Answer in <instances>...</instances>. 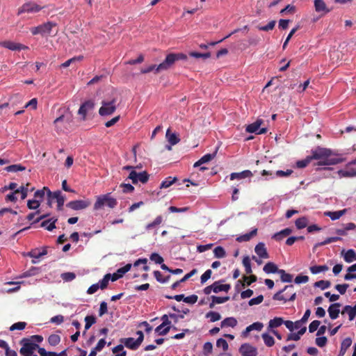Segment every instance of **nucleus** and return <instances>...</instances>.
Returning a JSON list of instances; mask_svg holds the SVG:
<instances>
[{"mask_svg":"<svg viewBox=\"0 0 356 356\" xmlns=\"http://www.w3.org/2000/svg\"><path fill=\"white\" fill-rule=\"evenodd\" d=\"M312 154L309 155L312 160H319L318 165H331L340 163L343 161V159L337 157H331L332 151L330 149L317 146L311 150Z\"/></svg>","mask_w":356,"mask_h":356,"instance_id":"1","label":"nucleus"},{"mask_svg":"<svg viewBox=\"0 0 356 356\" xmlns=\"http://www.w3.org/2000/svg\"><path fill=\"white\" fill-rule=\"evenodd\" d=\"M187 58V55L184 53H170L166 56L164 60L157 65L156 68V73L167 70L170 69L177 61L186 60Z\"/></svg>","mask_w":356,"mask_h":356,"instance_id":"2","label":"nucleus"},{"mask_svg":"<svg viewBox=\"0 0 356 356\" xmlns=\"http://www.w3.org/2000/svg\"><path fill=\"white\" fill-rule=\"evenodd\" d=\"M118 204V201L115 198L111 196V193H108L104 195H100L97 197V200L94 204L95 210H99L105 207H108L110 209L115 208Z\"/></svg>","mask_w":356,"mask_h":356,"instance_id":"3","label":"nucleus"},{"mask_svg":"<svg viewBox=\"0 0 356 356\" xmlns=\"http://www.w3.org/2000/svg\"><path fill=\"white\" fill-rule=\"evenodd\" d=\"M22 347L19 353L23 356H33L34 351L38 348V345L31 341L29 338H23L19 341Z\"/></svg>","mask_w":356,"mask_h":356,"instance_id":"4","label":"nucleus"},{"mask_svg":"<svg viewBox=\"0 0 356 356\" xmlns=\"http://www.w3.org/2000/svg\"><path fill=\"white\" fill-rule=\"evenodd\" d=\"M72 121V115L68 109L65 110L63 114L56 118L54 121L56 131L57 132L63 131L65 124H69Z\"/></svg>","mask_w":356,"mask_h":356,"instance_id":"5","label":"nucleus"},{"mask_svg":"<svg viewBox=\"0 0 356 356\" xmlns=\"http://www.w3.org/2000/svg\"><path fill=\"white\" fill-rule=\"evenodd\" d=\"M115 103V98H113L111 101H102V106L99 110V114L101 116H106L113 114L116 110Z\"/></svg>","mask_w":356,"mask_h":356,"instance_id":"6","label":"nucleus"},{"mask_svg":"<svg viewBox=\"0 0 356 356\" xmlns=\"http://www.w3.org/2000/svg\"><path fill=\"white\" fill-rule=\"evenodd\" d=\"M169 314H163L161 317L162 323L155 328V332L162 336L166 335L171 330V321L169 320Z\"/></svg>","mask_w":356,"mask_h":356,"instance_id":"7","label":"nucleus"},{"mask_svg":"<svg viewBox=\"0 0 356 356\" xmlns=\"http://www.w3.org/2000/svg\"><path fill=\"white\" fill-rule=\"evenodd\" d=\"M42 9V6H40L33 1H29L24 3L21 7L19 8L17 15H20L23 13H35Z\"/></svg>","mask_w":356,"mask_h":356,"instance_id":"8","label":"nucleus"},{"mask_svg":"<svg viewBox=\"0 0 356 356\" xmlns=\"http://www.w3.org/2000/svg\"><path fill=\"white\" fill-rule=\"evenodd\" d=\"M149 177V175L146 171L137 172L136 170H131L128 177L129 179H131L134 184H137L138 181L145 184L148 181Z\"/></svg>","mask_w":356,"mask_h":356,"instance_id":"9","label":"nucleus"},{"mask_svg":"<svg viewBox=\"0 0 356 356\" xmlns=\"http://www.w3.org/2000/svg\"><path fill=\"white\" fill-rule=\"evenodd\" d=\"M95 103L92 99L87 100L81 105L78 114L82 117L83 120H86L87 113L95 108Z\"/></svg>","mask_w":356,"mask_h":356,"instance_id":"10","label":"nucleus"},{"mask_svg":"<svg viewBox=\"0 0 356 356\" xmlns=\"http://www.w3.org/2000/svg\"><path fill=\"white\" fill-rule=\"evenodd\" d=\"M238 351L242 356H257L258 354L257 348L248 343L241 344Z\"/></svg>","mask_w":356,"mask_h":356,"instance_id":"11","label":"nucleus"},{"mask_svg":"<svg viewBox=\"0 0 356 356\" xmlns=\"http://www.w3.org/2000/svg\"><path fill=\"white\" fill-rule=\"evenodd\" d=\"M90 205V202L86 200H78L69 202L66 207L71 209L77 211L87 208Z\"/></svg>","mask_w":356,"mask_h":356,"instance_id":"12","label":"nucleus"},{"mask_svg":"<svg viewBox=\"0 0 356 356\" xmlns=\"http://www.w3.org/2000/svg\"><path fill=\"white\" fill-rule=\"evenodd\" d=\"M50 196H53V198L56 200L57 209L61 211L65 203V196L62 195L60 191L51 192L50 190H48V197Z\"/></svg>","mask_w":356,"mask_h":356,"instance_id":"13","label":"nucleus"},{"mask_svg":"<svg viewBox=\"0 0 356 356\" xmlns=\"http://www.w3.org/2000/svg\"><path fill=\"white\" fill-rule=\"evenodd\" d=\"M0 44L2 47H3L6 49H8L10 50H12V51H16V50L19 51L22 49H28V47H26L24 44H22L19 43H15V42H13L11 41H3V42H1Z\"/></svg>","mask_w":356,"mask_h":356,"instance_id":"14","label":"nucleus"},{"mask_svg":"<svg viewBox=\"0 0 356 356\" xmlns=\"http://www.w3.org/2000/svg\"><path fill=\"white\" fill-rule=\"evenodd\" d=\"M341 306V305L339 302H334L329 306L327 312L329 316L332 320H335L339 317V314L340 313L339 308Z\"/></svg>","mask_w":356,"mask_h":356,"instance_id":"15","label":"nucleus"},{"mask_svg":"<svg viewBox=\"0 0 356 356\" xmlns=\"http://www.w3.org/2000/svg\"><path fill=\"white\" fill-rule=\"evenodd\" d=\"M131 268V264H127L124 266L120 268L115 273L111 275V281L115 282L121 278L126 273L130 270Z\"/></svg>","mask_w":356,"mask_h":356,"instance_id":"16","label":"nucleus"},{"mask_svg":"<svg viewBox=\"0 0 356 356\" xmlns=\"http://www.w3.org/2000/svg\"><path fill=\"white\" fill-rule=\"evenodd\" d=\"M315 11L317 13H323L327 14L331 11V9L328 8L323 0H314V1Z\"/></svg>","mask_w":356,"mask_h":356,"instance_id":"17","label":"nucleus"},{"mask_svg":"<svg viewBox=\"0 0 356 356\" xmlns=\"http://www.w3.org/2000/svg\"><path fill=\"white\" fill-rule=\"evenodd\" d=\"M254 251L260 258L267 259L269 257L266 248H265V244L263 242H259L256 245Z\"/></svg>","mask_w":356,"mask_h":356,"instance_id":"18","label":"nucleus"},{"mask_svg":"<svg viewBox=\"0 0 356 356\" xmlns=\"http://www.w3.org/2000/svg\"><path fill=\"white\" fill-rule=\"evenodd\" d=\"M57 221L58 218L53 217L42 221L40 224V227H44L47 230L51 232L56 228V222Z\"/></svg>","mask_w":356,"mask_h":356,"instance_id":"19","label":"nucleus"},{"mask_svg":"<svg viewBox=\"0 0 356 356\" xmlns=\"http://www.w3.org/2000/svg\"><path fill=\"white\" fill-rule=\"evenodd\" d=\"M252 172L249 170H245L240 172H232L230 174V179H243L247 177H251Z\"/></svg>","mask_w":356,"mask_h":356,"instance_id":"20","label":"nucleus"},{"mask_svg":"<svg viewBox=\"0 0 356 356\" xmlns=\"http://www.w3.org/2000/svg\"><path fill=\"white\" fill-rule=\"evenodd\" d=\"M120 341L127 348L133 350H137L139 346L133 337L122 338Z\"/></svg>","mask_w":356,"mask_h":356,"instance_id":"21","label":"nucleus"},{"mask_svg":"<svg viewBox=\"0 0 356 356\" xmlns=\"http://www.w3.org/2000/svg\"><path fill=\"white\" fill-rule=\"evenodd\" d=\"M56 24L52 22H47L42 24L39 25L40 30V35H44L47 34H50L52 28L56 26Z\"/></svg>","mask_w":356,"mask_h":356,"instance_id":"22","label":"nucleus"},{"mask_svg":"<svg viewBox=\"0 0 356 356\" xmlns=\"http://www.w3.org/2000/svg\"><path fill=\"white\" fill-rule=\"evenodd\" d=\"M291 233H292V229H291L289 227H287V228H285V229H282V230H281V231H280L278 232L275 233L272 236V238L275 240V241H280L285 236H289Z\"/></svg>","mask_w":356,"mask_h":356,"instance_id":"23","label":"nucleus"},{"mask_svg":"<svg viewBox=\"0 0 356 356\" xmlns=\"http://www.w3.org/2000/svg\"><path fill=\"white\" fill-rule=\"evenodd\" d=\"M257 234V229L254 228L249 233L241 235L236 238V241L239 243L249 241L252 237L256 236Z\"/></svg>","mask_w":356,"mask_h":356,"instance_id":"24","label":"nucleus"},{"mask_svg":"<svg viewBox=\"0 0 356 356\" xmlns=\"http://www.w3.org/2000/svg\"><path fill=\"white\" fill-rule=\"evenodd\" d=\"M351 344L352 339L350 337H346L344 339L341 343V348L338 356H344L347 349L351 346Z\"/></svg>","mask_w":356,"mask_h":356,"instance_id":"25","label":"nucleus"},{"mask_svg":"<svg viewBox=\"0 0 356 356\" xmlns=\"http://www.w3.org/2000/svg\"><path fill=\"white\" fill-rule=\"evenodd\" d=\"M189 312V309L184 308L183 309H181L180 313H169V316L170 318L174 321L175 323H177L179 319H183L184 318V314H188Z\"/></svg>","mask_w":356,"mask_h":356,"instance_id":"26","label":"nucleus"},{"mask_svg":"<svg viewBox=\"0 0 356 356\" xmlns=\"http://www.w3.org/2000/svg\"><path fill=\"white\" fill-rule=\"evenodd\" d=\"M262 123H263V120L261 119H258L254 122L248 125L246 127L245 131L248 133H254L257 134V131L259 130V128L260 127V126Z\"/></svg>","mask_w":356,"mask_h":356,"instance_id":"27","label":"nucleus"},{"mask_svg":"<svg viewBox=\"0 0 356 356\" xmlns=\"http://www.w3.org/2000/svg\"><path fill=\"white\" fill-rule=\"evenodd\" d=\"M264 271L267 273H279L280 270L277 267V266L271 261L268 262L266 264V265L264 266L263 268Z\"/></svg>","mask_w":356,"mask_h":356,"instance_id":"28","label":"nucleus"},{"mask_svg":"<svg viewBox=\"0 0 356 356\" xmlns=\"http://www.w3.org/2000/svg\"><path fill=\"white\" fill-rule=\"evenodd\" d=\"M165 137L171 145H175L180 141L179 136L175 133H171L170 129L167 130Z\"/></svg>","mask_w":356,"mask_h":356,"instance_id":"29","label":"nucleus"},{"mask_svg":"<svg viewBox=\"0 0 356 356\" xmlns=\"http://www.w3.org/2000/svg\"><path fill=\"white\" fill-rule=\"evenodd\" d=\"M293 288V286L292 284L291 285H286L285 286L282 290L277 291L276 293H275L273 296V299L275 300H282L284 302L287 301V299L284 298V296L282 294L284 291Z\"/></svg>","mask_w":356,"mask_h":356,"instance_id":"30","label":"nucleus"},{"mask_svg":"<svg viewBox=\"0 0 356 356\" xmlns=\"http://www.w3.org/2000/svg\"><path fill=\"white\" fill-rule=\"evenodd\" d=\"M346 209L336 211H327L325 215L330 217L332 220L339 219L345 213Z\"/></svg>","mask_w":356,"mask_h":356,"instance_id":"31","label":"nucleus"},{"mask_svg":"<svg viewBox=\"0 0 356 356\" xmlns=\"http://www.w3.org/2000/svg\"><path fill=\"white\" fill-rule=\"evenodd\" d=\"M237 325V321L234 317H227L225 318L222 321H221L220 326L221 327H234Z\"/></svg>","mask_w":356,"mask_h":356,"instance_id":"32","label":"nucleus"},{"mask_svg":"<svg viewBox=\"0 0 356 356\" xmlns=\"http://www.w3.org/2000/svg\"><path fill=\"white\" fill-rule=\"evenodd\" d=\"M344 313H348L350 321H353L356 316V309L354 306L346 305L342 310V314Z\"/></svg>","mask_w":356,"mask_h":356,"instance_id":"33","label":"nucleus"},{"mask_svg":"<svg viewBox=\"0 0 356 356\" xmlns=\"http://www.w3.org/2000/svg\"><path fill=\"white\" fill-rule=\"evenodd\" d=\"M29 185V184L28 183L26 186H21L19 188L16 189V192H18V193H21V199L22 200H24L27 197L29 191L31 192L34 190V187L29 189L28 187Z\"/></svg>","mask_w":356,"mask_h":356,"instance_id":"34","label":"nucleus"},{"mask_svg":"<svg viewBox=\"0 0 356 356\" xmlns=\"http://www.w3.org/2000/svg\"><path fill=\"white\" fill-rule=\"evenodd\" d=\"M40 272V268L38 267L32 266L28 270L24 272L22 275L19 276V278L28 277L31 276L35 275L38 274Z\"/></svg>","mask_w":356,"mask_h":356,"instance_id":"35","label":"nucleus"},{"mask_svg":"<svg viewBox=\"0 0 356 356\" xmlns=\"http://www.w3.org/2000/svg\"><path fill=\"white\" fill-rule=\"evenodd\" d=\"M343 259L347 263H351L356 260V252L353 249L348 250L343 256Z\"/></svg>","mask_w":356,"mask_h":356,"instance_id":"36","label":"nucleus"},{"mask_svg":"<svg viewBox=\"0 0 356 356\" xmlns=\"http://www.w3.org/2000/svg\"><path fill=\"white\" fill-rule=\"evenodd\" d=\"M219 147H217L215 149V151L211 154H206L203 156H202L200 160L202 163V164L208 163L211 161L213 159H214L217 154V152L218 150Z\"/></svg>","mask_w":356,"mask_h":356,"instance_id":"37","label":"nucleus"},{"mask_svg":"<svg viewBox=\"0 0 356 356\" xmlns=\"http://www.w3.org/2000/svg\"><path fill=\"white\" fill-rule=\"evenodd\" d=\"M26 170V167L21 164H13L8 165L5 168V170L7 172H17L18 171H24Z\"/></svg>","mask_w":356,"mask_h":356,"instance_id":"38","label":"nucleus"},{"mask_svg":"<svg viewBox=\"0 0 356 356\" xmlns=\"http://www.w3.org/2000/svg\"><path fill=\"white\" fill-rule=\"evenodd\" d=\"M177 180V177L172 178V177H168L161 183L159 188L161 189L167 188L170 187L171 185H172L174 183H175Z\"/></svg>","mask_w":356,"mask_h":356,"instance_id":"39","label":"nucleus"},{"mask_svg":"<svg viewBox=\"0 0 356 356\" xmlns=\"http://www.w3.org/2000/svg\"><path fill=\"white\" fill-rule=\"evenodd\" d=\"M338 175L340 177H354L355 172L353 168L347 170H339L337 171Z\"/></svg>","mask_w":356,"mask_h":356,"instance_id":"40","label":"nucleus"},{"mask_svg":"<svg viewBox=\"0 0 356 356\" xmlns=\"http://www.w3.org/2000/svg\"><path fill=\"white\" fill-rule=\"evenodd\" d=\"M295 225L298 229H303L307 226L308 219L305 216L300 217L296 220Z\"/></svg>","mask_w":356,"mask_h":356,"instance_id":"41","label":"nucleus"},{"mask_svg":"<svg viewBox=\"0 0 356 356\" xmlns=\"http://www.w3.org/2000/svg\"><path fill=\"white\" fill-rule=\"evenodd\" d=\"M261 337L264 340L265 345L268 347H271L275 344L274 338L268 333H263Z\"/></svg>","mask_w":356,"mask_h":356,"instance_id":"42","label":"nucleus"},{"mask_svg":"<svg viewBox=\"0 0 356 356\" xmlns=\"http://www.w3.org/2000/svg\"><path fill=\"white\" fill-rule=\"evenodd\" d=\"M280 275V279L282 282L290 283L292 282L293 275L286 273V271L283 269H280L279 273Z\"/></svg>","mask_w":356,"mask_h":356,"instance_id":"43","label":"nucleus"},{"mask_svg":"<svg viewBox=\"0 0 356 356\" xmlns=\"http://www.w3.org/2000/svg\"><path fill=\"white\" fill-rule=\"evenodd\" d=\"M328 269L329 268L327 265L312 266L309 268L311 273L314 275L327 271Z\"/></svg>","mask_w":356,"mask_h":356,"instance_id":"44","label":"nucleus"},{"mask_svg":"<svg viewBox=\"0 0 356 356\" xmlns=\"http://www.w3.org/2000/svg\"><path fill=\"white\" fill-rule=\"evenodd\" d=\"M48 190H49V188L44 186L42 189L36 191L34 193L35 199L40 200L41 202L44 197L45 191L48 195Z\"/></svg>","mask_w":356,"mask_h":356,"instance_id":"45","label":"nucleus"},{"mask_svg":"<svg viewBox=\"0 0 356 356\" xmlns=\"http://www.w3.org/2000/svg\"><path fill=\"white\" fill-rule=\"evenodd\" d=\"M112 277H111V274L110 273H107L106 274L103 279H102L101 280H99V282H98L99 283V287L101 289H106L107 286H108V282L110 280H111Z\"/></svg>","mask_w":356,"mask_h":356,"instance_id":"46","label":"nucleus"},{"mask_svg":"<svg viewBox=\"0 0 356 356\" xmlns=\"http://www.w3.org/2000/svg\"><path fill=\"white\" fill-rule=\"evenodd\" d=\"M284 323V320L281 317H275L269 321V327L274 328L282 325Z\"/></svg>","mask_w":356,"mask_h":356,"instance_id":"47","label":"nucleus"},{"mask_svg":"<svg viewBox=\"0 0 356 356\" xmlns=\"http://www.w3.org/2000/svg\"><path fill=\"white\" fill-rule=\"evenodd\" d=\"M331 286V282L329 280H320L314 284V287H318L322 290H325Z\"/></svg>","mask_w":356,"mask_h":356,"instance_id":"48","label":"nucleus"},{"mask_svg":"<svg viewBox=\"0 0 356 356\" xmlns=\"http://www.w3.org/2000/svg\"><path fill=\"white\" fill-rule=\"evenodd\" d=\"M206 318H209L211 322H216L221 318L220 314L217 312L210 311L206 314Z\"/></svg>","mask_w":356,"mask_h":356,"instance_id":"49","label":"nucleus"},{"mask_svg":"<svg viewBox=\"0 0 356 356\" xmlns=\"http://www.w3.org/2000/svg\"><path fill=\"white\" fill-rule=\"evenodd\" d=\"M85 330H88L93 324L96 323V317L93 315L86 316L85 317Z\"/></svg>","mask_w":356,"mask_h":356,"instance_id":"50","label":"nucleus"},{"mask_svg":"<svg viewBox=\"0 0 356 356\" xmlns=\"http://www.w3.org/2000/svg\"><path fill=\"white\" fill-rule=\"evenodd\" d=\"M83 58V56H74V57H73V58L66 60L63 63H62L60 67L65 68L67 67H69L71 64H72V63H74L75 62L82 60Z\"/></svg>","mask_w":356,"mask_h":356,"instance_id":"51","label":"nucleus"},{"mask_svg":"<svg viewBox=\"0 0 356 356\" xmlns=\"http://www.w3.org/2000/svg\"><path fill=\"white\" fill-rule=\"evenodd\" d=\"M189 56L191 57L196 58L207 59L211 57V53L210 52L200 53V52H196V51H191L189 53Z\"/></svg>","mask_w":356,"mask_h":356,"instance_id":"52","label":"nucleus"},{"mask_svg":"<svg viewBox=\"0 0 356 356\" xmlns=\"http://www.w3.org/2000/svg\"><path fill=\"white\" fill-rule=\"evenodd\" d=\"M60 341V337L59 335L56 334H52L49 335L48 337V343L52 346H57Z\"/></svg>","mask_w":356,"mask_h":356,"instance_id":"53","label":"nucleus"},{"mask_svg":"<svg viewBox=\"0 0 356 356\" xmlns=\"http://www.w3.org/2000/svg\"><path fill=\"white\" fill-rule=\"evenodd\" d=\"M162 220H163L162 216H158L152 222H150L146 225V229L150 230V229L156 227V226L159 225L162 222Z\"/></svg>","mask_w":356,"mask_h":356,"instance_id":"54","label":"nucleus"},{"mask_svg":"<svg viewBox=\"0 0 356 356\" xmlns=\"http://www.w3.org/2000/svg\"><path fill=\"white\" fill-rule=\"evenodd\" d=\"M213 254L216 258H223L226 256V252L222 246H217L213 250Z\"/></svg>","mask_w":356,"mask_h":356,"instance_id":"55","label":"nucleus"},{"mask_svg":"<svg viewBox=\"0 0 356 356\" xmlns=\"http://www.w3.org/2000/svg\"><path fill=\"white\" fill-rule=\"evenodd\" d=\"M26 255L28 257H30L33 258L32 264H37L38 262V259L41 257V256L39 255V252H38V249H34L31 250L30 252L26 253Z\"/></svg>","mask_w":356,"mask_h":356,"instance_id":"56","label":"nucleus"},{"mask_svg":"<svg viewBox=\"0 0 356 356\" xmlns=\"http://www.w3.org/2000/svg\"><path fill=\"white\" fill-rule=\"evenodd\" d=\"M300 29V26L298 24L296 27H294L293 29H292L291 30V31H290V33H289L288 36L286 37V38L285 41L284 42V44H283V46H282V48H283L284 49L286 47V46H287V44H288V43H289V40H291V38H292V36H293V35L295 34V33H296L298 30H299Z\"/></svg>","mask_w":356,"mask_h":356,"instance_id":"57","label":"nucleus"},{"mask_svg":"<svg viewBox=\"0 0 356 356\" xmlns=\"http://www.w3.org/2000/svg\"><path fill=\"white\" fill-rule=\"evenodd\" d=\"M60 277L65 282H71L76 278V274L73 272H66L62 273Z\"/></svg>","mask_w":356,"mask_h":356,"instance_id":"58","label":"nucleus"},{"mask_svg":"<svg viewBox=\"0 0 356 356\" xmlns=\"http://www.w3.org/2000/svg\"><path fill=\"white\" fill-rule=\"evenodd\" d=\"M312 161L310 156H307L305 159L298 161L296 162V166L298 168H304Z\"/></svg>","mask_w":356,"mask_h":356,"instance_id":"59","label":"nucleus"},{"mask_svg":"<svg viewBox=\"0 0 356 356\" xmlns=\"http://www.w3.org/2000/svg\"><path fill=\"white\" fill-rule=\"evenodd\" d=\"M243 264L245 267V270L247 274H250L252 273V267L250 259L248 256H246L243 259Z\"/></svg>","mask_w":356,"mask_h":356,"instance_id":"60","label":"nucleus"},{"mask_svg":"<svg viewBox=\"0 0 356 356\" xmlns=\"http://www.w3.org/2000/svg\"><path fill=\"white\" fill-rule=\"evenodd\" d=\"M276 22L275 20H272L268 23L266 26H258L257 28L260 31H268L270 30H273L275 26Z\"/></svg>","mask_w":356,"mask_h":356,"instance_id":"61","label":"nucleus"},{"mask_svg":"<svg viewBox=\"0 0 356 356\" xmlns=\"http://www.w3.org/2000/svg\"><path fill=\"white\" fill-rule=\"evenodd\" d=\"M149 259L156 264H161L163 263V258L156 252L152 253Z\"/></svg>","mask_w":356,"mask_h":356,"instance_id":"62","label":"nucleus"},{"mask_svg":"<svg viewBox=\"0 0 356 356\" xmlns=\"http://www.w3.org/2000/svg\"><path fill=\"white\" fill-rule=\"evenodd\" d=\"M40 205V201L36 199L29 200L27 201V207L29 209H36Z\"/></svg>","mask_w":356,"mask_h":356,"instance_id":"63","label":"nucleus"},{"mask_svg":"<svg viewBox=\"0 0 356 356\" xmlns=\"http://www.w3.org/2000/svg\"><path fill=\"white\" fill-rule=\"evenodd\" d=\"M213 350V344L208 341L204 343L203 346V354L204 356H208L209 353H211Z\"/></svg>","mask_w":356,"mask_h":356,"instance_id":"64","label":"nucleus"}]
</instances>
